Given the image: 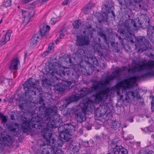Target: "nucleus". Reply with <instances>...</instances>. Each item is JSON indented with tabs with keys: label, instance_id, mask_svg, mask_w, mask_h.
<instances>
[{
	"label": "nucleus",
	"instance_id": "24",
	"mask_svg": "<svg viewBox=\"0 0 154 154\" xmlns=\"http://www.w3.org/2000/svg\"><path fill=\"white\" fill-rule=\"evenodd\" d=\"M0 118L2 119V121L3 122H5L6 121L7 118L6 117L1 113H0Z\"/></svg>",
	"mask_w": 154,
	"mask_h": 154
},
{
	"label": "nucleus",
	"instance_id": "31",
	"mask_svg": "<svg viewBox=\"0 0 154 154\" xmlns=\"http://www.w3.org/2000/svg\"><path fill=\"white\" fill-rule=\"evenodd\" d=\"M64 85H66V87L65 88V89H67V86H68V87H69V86L70 85V83L69 82H65L64 83Z\"/></svg>",
	"mask_w": 154,
	"mask_h": 154
},
{
	"label": "nucleus",
	"instance_id": "48",
	"mask_svg": "<svg viewBox=\"0 0 154 154\" xmlns=\"http://www.w3.org/2000/svg\"><path fill=\"white\" fill-rule=\"evenodd\" d=\"M26 56V54H25V56Z\"/></svg>",
	"mask_w": 154,
	"mask_h": 154
},
{
	"label": "nucleus",
	"instance_id": "14",
	"mask_svg": "<svg viewBox=\"0 0 154 154\" xmlns=\"http://www.w3.org/2000/svg\"><path fill=\"white\" fill-rule=\"evenodd\" d=\"M12 143L11 141H9L8 139H7L5 137H3L0 134V147L2 146L3 144H6L8 146L11 145Z\"/></svg>",
	"mask_w": 154,
	"mask_h": 154
},
{
	"label": "nucleus",
	"instance_id": "39",
	"mask_svg": "<svg viewBox=\"0 0 154 154\" xmlns=\"http://www.w3.org/2000/svg\"><path fill=\"white\" fill-rule=\"evenodd\" d=\"M117 94L118 95H119V91H117Z\"/></svg>",
	"mask_w": 154,
	"mask_h": 154
},
{
	"label": "nucleus",
	"instance_id": "7",
	"mask_svg": "<svg viewBox=\"0 0 154 154\" xmlns=\"http://www.w3.org/2000/svg\"><path fill=\"white\" fill-rule=\"evenodd\" d=\"M74 129L73 126L71 125L68 126L65 131L62 132L60 134V136L62 138L67 140L66 137L68 135H72L73 134L75 131Z\"/></svg>",
	"mask_w": 154,
	"mask_h": 154
},
{
	"label": "nucleus",
	"instance_id": "38",
	"mask_svg": "<svg viewBox=\"0 0 154 154\" xmlns=\"http://www.w3.org/2000/svg\"><path fill=\"white\" fill-rule=\"evenodd\" d=\"M16 129L15 128H14L12 130V131H14L16 130Z\"/></svg>",
	"mask_w": 154,
	"mask_h": 154
},
{
	"label": "nucleus",
	"instance_id": "34",
	"mask_svg": "<svg viewBox=\"0 0 154 154\" xmlns=\"http://www.w3.org/2000/svg\"><path fill=\"white\" fill-rule=\"evenodd\" d=\"M151 108L152 109H154V98L152 99V100L151 102Z\"/></svg>",
	"mask_w": 154,
	"mask_h": 154
},
{
	"label": "nucleus",
	"instance_id": "18",
	"mask_svg": "<svg viewBox=\"0 0 154 154\" xmlns=\"http://www.w3.org/2000/svg\"><path fill=\"white\" fill-rule=\"evenodd\" d=\"M49 71L48 72L51 74L52 75H54L55 73L57 72V66L55 65H50Z\"/></svg>",
	"mask_w": 154,
	"mask_h": 154
},
{
	"label": "nucleus",
	"instance_id": "19",
	"mask_svg": "<svg viewBox=\"0 0 154 154\" xmlns=\"http://www.w3.org/2000/svg\"><path fill=\"white\" fill-rule=\"evenodd\" d=\"M81 24V20H79L77 21H75L73 23V26L74 28L75 29H78Z\"/></svg>",
	"mask_w": 154,
	"mask_h": 154
},
{
	"label": "nucleus",
	"instance_id": "43",
	"mask_svg": "<svg viewBox=\"0 0 154 154\" xmlns=\"http://www.w3.org/2000/svg\"><path fill=\"white\" fill-rule=\"evenodd\" d=\"M80 106H82V104H80Z\"/></svg>",
	"mask_w": 154,
	"mask_h": 154
},
{
	"label": "nucleus",
	"instance_id": "16",
	"mask_svg": "<svg viewBox=\"0 0 154 154\" xmlns=\"http://www.w3.org/2000/svg\"><path fill=\"white\" fill-rule=\"evenodd\" d=\"M50 27L48 25H44L40 28V32L41 35L44 36L46 35L50 30Z\"/></svg>",
	"mask_w": 154,
	"mask_h": 154
},
{
	"label": "nucleus",
	"instance_id": "36",
	"mask_svg": "<svg viewBox=\"0 0 154 154\" xmlns=\"http://www.w3.org/2000/svg\"><path fill=\"white\" fill-rule=\"evenodd\" d=\"M102 11L103 12V13L104 14H105V13H106V12H105L104 11V9H105V8H104L103 7H102Z\"/></svg>",
	"mask_w": 154,
	"mask_h": 154
},
{
	"label": "nucleus",
	"instance_id": "40",
	"mask_svg": "<svg viewBox=\"0 0 154 154\" xmlns=\"http://www.w3.org/2000/svg\"><path fill=\"white\" fill-rule=\"evenodd\" d=\"M2 22V20H1L0 21V24Z\"/></svg>",
	"mask_w": 154,
	"mask_h": 154
},
{
	"label": "nucleus",
	"instance_id": "5",
	"mask_svg": "<svg viewBox=\"0 0 154 154\" xmlns=\"http://www.w3.org/2000/svg\"><path fill=\"white\" fill-rule=\"evenodd\" d=\"M50 145H48V147H45L42 151V154H64L63 152L60 150L56 151L55 153L54 152V145H52L49 142Z\"/></svg>",
	"mask_w": 154,
	"mask_h": 154
},
{
	"label": "nucleus",
	"instance_id": "30",
	"mask_svg": "<svg viewBox=\"0 0 154 154\" xmlns=\"http://www.w3.org/2000/svg\"><path fill=\"white\" fill-rule=\"evenodd\" d=\"M64 34L62 31H60V37L62 38L64 36Z\"/></svg>",
	"mask_w": 154,
	"mask_h": 154
},
{
	"label": "nucleus",
	"instance_id": "4",
	"mask_svg": "<svg viewBox=\"0 0 154 154\" xmlns=\"http://www.w3.org/2000/svg\"><path fill=\"white\" fill-rule=\"evenodd\" d=\"M41 120V118L38 116H36L32 118L30 121L29 122L28 121H24L22 123V128L23 129H28L29 126L34 127L36 124L35 123L39 122Z\"/></svg>",
	"mask_w": 154,
	"mask_h": 154
},
{
	"label": "nucleus",
	"instance_id": "8",
	"mask_svg": "<svg viewBox=\"0 0 154 154\" xmlns=\"http://www.w3.org/2000/svg\"><path fill=\"white\" fill-rule=\"evenodd\" d=\"M37 85H35L33 82V81L32 79H30L28 81L24 84V89L26 93H28L30 90L33 91L32 89V88H36Z\"/></svg>",
	"mask_w": 154,
	"mask_h": 154
},
{
	"label": "nucleus",
	"instance_id": "12",
	"mask_svg": "<svg viewBox=\"0 0 154 154\" xmlns=\"http://www.w3.org/2000/svg\"><path fill=\"white\" fill-rule=\"evenodd\" d=\"M77 44L78 45H87L89 43V41L87 38H79L78 36L77 37Z\"/></svg>",
	"mask_w": 154,
	"mask_h": 154
},
{
	"label": "nucleus",
	"instance_id": "46",
	"mask_svg": "<svg viewBox=\"0 0 154 154\" xmlns=\"http://www.w3.org/2000/svg\"><path fill=\"white\" fill-rule=\"evenodd\" d=\"M106 9H107V8L106 7Z\"/></svg>",
	"mask_w": 154,
	"mask_h": 154
},
{
	"label": "nucleus",
	"instance_id": "37",
	"mask_svg": "<svg viewBox=\"0 0 154 154\" xmlns=\"http://www.w3.org/2000/svg\"><path fill=\"white\" fill-rule=\"evenodd\" d=\"M49 0H42V2H46L47 1H48Z\"/></svg>",
	"mask_w": 154,
	"mask_h": 154
},
{
	"label": "nucleus",
	"instance_id": "10",
	"mask_svg": "<svg viewBox=\"0 0 154 154\" xmlns=\"http://www.w3.org/2000/svg\"><path fill=\"white\" fill-rule=\"evenodd\" d=\"M20 65L19 61L17 58L13 60L10 64L9 68L11 70H16L18 68V66Z\"/></svg>",
	"mask_w": 154,
	"mask_h": 154
},
{
	"label": "nucleus",
	"instance_id": "1",
	"mask_svg": "<svg viewBox=\"0 0 154 154\" xmlns=\"http://www.w3.org/2000/svg\"><path fill=\"white\" fill-rule=\"evenodd\" d=\"M119 73L117 72H115L112 73L111 76L108 78L104 83H99L97 85H94L92 88V90L93 91H89L87 89L86 91H88L87 94L93 92L94 91L97 92V94L95 96H94V100L96 103L99 102L101 101L103 98L104 96L106 97L107 96L108 92L109 91L108 89H106L105 91H101V88L105 86L106 84L109 83L110 80H112L114 78L117 76L118 75Z\"/></svg>",
	"mask_w": 154,
	"mask_h": 154
},
{
	"label": "nucleus",
	"instance_id": "3",
	"mask_svg": "<svg viewBox=\"0 0 154 154\" xmlns=\"http://www.w3.org/2000/svg\"><path fill=\"white\" fill-rule=\"evenodd\" d=\"M137 78L136 77H133L118 83L116 86V88L118 90L120 88H123L124 89L126 90L132 87L133 84L136 82Z\"/></svg>",
	"mask_w": 154,
	"mask_h": 154
},
{
	"label": "nucleus",
	"instance_id": "35",
	"mask_svg": "<svg viewBox=\"0 0 154 154\" xmlns=\"http://www.w3.org/2000/svg\"><path fill=\"white\" fill-rule=\"evenodd\" d=\"M22 1L24 4H26L30 2V0H22Z\"/></svg>",
	"mask_w": 154,
	"mask_h": 154
},
{
	"label": "nucleus",
	"instance_id": "6",
	"mask_svg": "<svg viewBox=\"0 0 154 154\" xmlns=\"http://www.w3.org/2000/svg\"><path fill=\"white\" fill-rule=\"evenodd\" d=\"M136 66V70L138 71L149 69L154 67V62L150 61L146 64L143 62H141L137 64Z\"/></svg>",
	"mask_w": 154,
	"mask_h": 154
},
{
	"label": "nucleus",
	"instance_id": "21",
	"mask_svg": "<svg viewBox=\"0 0 154 154\" xmlns=\"http://www.w3.org/2000/svg\"><path fill=\"white\" fill-rule=\"evenodd\" d=\"M60 19V18L59 17H53L51 19V23L52 24H54L58 21H59Z\"/></svg>",
	"mask_w": 154,
	"mask_h": 154
},
{
	"label": "nucleus",
	"instance_id": "47",
	"mask_svg": "<svg viewBox=\"0 0 154 154\" xmlns=\"http://www.w3.org/2000/svg\"><path fill=\"white\" fill-rule=\"evenodd\" d=\"M0 101H1V100L0 99Z\"/></svg>",
	"mask_w": 154,
	"mask_h": 154
},
{
	"label": "nucleus",
	"instance_id": "11",
	"mask_svg": "<svg viewBox=\"0 0 154 154\" xmlns=\"http://www.w3.org/2000/svg\"><path fill=\"white\" fill-rule=\"evenodd\" d=\"M114 154H126L127 151L122 147L116 146L113 149Z\"/></svg>",
	"mask_w": 154,
	"mask_h": 154
},
{
	"label": "nucleus",
	"instance_id": "15",
	"mask_svg": "<svg viewBox=\"0 0 154 154\" xmlns=\"http://www.w3.org/2000/svg\"><path fill=\"white\" fill-rule=\"evenodd\" d=\"M50 131L47 128H45L42 131V134L43 137L47 139H51V134L50 133Z\"/></svg>",
	"mask_w": 154,
	"mask_h": 154
},
{
	"label": "nucleus",
	"instance_id": "13",
	"mask_svg": "<svg viewBox=\"0 0 154 154\" xmlns=\"http://www.w3.org/2000/svg\"><path fill=\"white\" fill-rule=\"evenodd\" d=\"M21 12L23 17L24 18V21H29L30 19L32 17L31 13L25 10H21Z\"/></svg>",
	"mask_w": 154,
	"mask_h": 154
},
{
	"label": "nucleus",
	"instance_id": "25",
	"mask_svg": "<svg viewBox=\"0 0 154 154\" xmlns=\"http://www.w3.org/2000/svg\"><path fill=\"white\" fill-rule=\"evenodd\" d=\"M11 1L9 0L7 1L5 4V5L6 7H8L11 6Z\"/></svg>",
	"mask_w": 154,
	"mask_h": 154
},
{
	"label": "nucleus",
	"instance_id": "20",
	"mask_svg": "<svg viewBox=\"0 0 154 154\" xmlns=\"http://www.w3.org/2000/svg\"><path fill=\"white\" fill-rule=\"evenodd\" d=\"M112 126V128L115 130H116L120 127V124L118 122L115 121L113 122Z\"/></svg>",
	"mask_w": 154,
	"mask_h": 154
},
{
	"label": "nucleus",
	"instance_id": "42",
	"mask_svg": "<svg viewBox=\"0 0 154 154\" xmlns=\"http://www.w3.org/2000/svg\"><path fill=\"white\" fill-rule=\"evenodd\" d=\"M51 141H52L53 143H54V140H51Z\"/></svg>",
	"mask_w": 154,
	"mask_h": 154
},
{
	"label": "nucleus",
	"instance_id": "29",
	"mask_svg": "<svg viewBox=\"0 0 154 154\" xmlns=\"http://www.w3.org/2000/svg\"><path fill=\"white\" fill-rule=\"evenodd\" d=\"M49 52H50L48 51L45 52L42 54V57H45L48 54Z\"/></svg>",
	"mask_w": 154,
	"mask_h": 154
},
{
	"label": "nucleus",
	"instance_id": "41",
	"mask_svg": "<svg viewBox=\"0 0 154 154\" xmlns=\"http://www.w3.org/2000/svg\"><path fill=\"white\" fill-rule=\"evenodd\" d=\"M133 122V120L131 119V122Z\"/></svg>",
	"mask_w": 154,
	"mask_h": 154
},
{
	"label": "nucleus",
	"instance_id": "32",
	"mask_svg": "<svg viewBox=\"0 0 154 154\" xmlns=\"http://www.w3.org/2000/svg\"><path fill=\"white\" fill-rule=\"evenodd\" d=\"M119 2H120V4H121V3L123 1L125 2V3L129 2V0H118Z\"/></svg>",
	"mask_w": 154,
	"mask_h": 154
},
{
	"label": "nucleus",
	"instance_id": "9",
	"mask_svg": "<svg viewBox=\"0 0 154 154\" xmlns=\"http://www.w3.org/2000/svg\"><path fill=\"white\" fill-rule=\"evenodd\" d=\"M12 31L8 30L6 33L2 38H0V45H3L9 41Z\"/></svg>",
	"mask_w": 154,
	"mask_h": 154
},
{
	"label": "nucleus",
	"instance_id": "28",
	"mask_svg": "<svg viewBox=\"0 0 154 154\" xmlns=\"http://www.w3.org/2000/svg\"><path fill=\"white\" fill-rule=\"evenodd\" d=\"M126 94L127 96H128L130 94L133 97H134V93L133 91H130V92H127Z\"/></svg>",
	"mask_w": 154,
	"mask_h": 154
},
{
	"label": "nucleus",
	"instance_id": "26",
	"mask_svg": "<svg viewBox=\"0 0 154 154\" xmlns=\"http://www.w3.org/2000/svg\"><path fill=\"white\" fill-rule=\"evenodd\" d=\"M79 98L80 97L78 96H75L71 98V99H72L73 101L78 100L79 99Z\"/></svg>",
	"mask_w": 154,
	"mask_h": 154
},
{
	"label": "nucleus",
	"instance_id": "33",
	"mask_svg": "<svg viewBox=\"0 0 154 154\" xmlns=\"http://www.w3.org/2000/svg\"><path fill=\"white\" fill-rule=\"evenodd\" d=\"M138 154H152L150 152H147L146 151H143L142 152H141L139 153Z\"/></svg>",
	"mask_w": 154,
	"mask_h": 154
},
{
	"label": "nucleus",
	"instance_id": "2",
	"mask_svg": "<svg viewBox=\"0 0 154 154\" xmlns=\"http://www.w3.org/2000/svg\"><path fill=\"white\" fill-rule=\"evenodd\" d=\"M84 104L82 109L77 110L75 112V114L78 117L79 116L80 118L83 120L85 119V112L88 111V109H91V105L94 103V101L92 100H88L87 101V103H85V101H83Z\"/></svg>",
	"mask_w": 154,
	"mask_h": 154
},
{
	"label": "nucleus",
	"instance_id": "17",
	"mask_svg": "<svg viewBox=\"0 0 154 154\" xmlns=\"http://www.w3.org/2000/svg\"><path fill=\"white\" fill-rule=\"evenodd\" d=\"M39 39L38 35H35L31 39L30 42V46L34 47L36 45Z\"/></svg>",
	"mask_w": 154,
	"mask_h": 154
},
{
	"label": "nucleus",
	"instance_id": "22",
	"mask_svg": "<svg viewBox=\"0 0 154 154\" xmlns=\"http://www.w3.org/2000/svg\"><path fill=\"white\" fill-rule=\"evenodd\" d=\"M54 44L52 43H51L49 44L48 50L50 52H52L54 47Z\"/></svg>",
	"mask_w": 154,
	"mask_h": 154
},
{
	"label": "nucleus",
	"instance_id": "44",
	"mask_svg": "<svg viewBox=\"0 0 154 154\" xmlns=\"http://www.w3.org/2000/svg\"><path fill=\"white\" fill-rule=\"evenodd\" d=\"M34 94H35V91H34Z\"/></svg>",
	"mask_w": 154,
	"mask_h": 154
},
{
	"label": "nucleus",
	"instance_id": "45",
	"mask_svg": "<svg viewBox=\"0 0 154 154\" xmlns=\"http://www.w3.org/2000/svg\"><path fill=\"white\" fill-rule=\"evenodd\" d=\"M51 126L52 127H53V125H51Z\"/></svg>",
	"mask_w": 154,
	"mask_h": 154
},
{
	"label": "nucleus",
	"instance_id": "23",
	"mask_svg": "<svg viewBox=\"0 0 154 154\" xmlns=\"http://www.w3.org/2000/svg\"><path fill=\"white\" fill-rule=\"evenodd\" d=\"M91 10V9L88 8L87 7H85L83 9V11L86 14H89Z\"/></svg>",
	"mask_w": 154,
	"mask_h": 154
},
{
	"label": "nucleus",
	"instance_id": "27",
	"mask_svg": "<svg viewBox=\"0 0 154 154\" xmlns=\"http://www.w3.org/2000/svg\"><path fill=\"white\" fill-rule=\"evenodd\" d=\"M69 3V1L68 0H65L62 2V5H66L68 4Z\"/></svg>",
	"mask_w": 154,
	"mask_h": 154
}]
</instances>
